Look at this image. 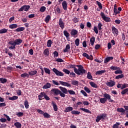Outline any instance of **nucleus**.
<instances>
[{"instance_id":"obj_31","label":"nucleus","mask_w":128,"mask_h":128,"mask_svg":"<svg viewBox=\"0 0 128 128\" xmlns=\"http://www.w3.org/2000/svg\"><path fill=\"white\" fill-rule=\"evenodd\" d=\"M52 106H53V108L54 112L58 111V106L54 103V102H52Z\"/></svg>"},{"instance_id":"obj_60","label":"nucleus","mask_w":128,"mask_h":128,"mask_svg":"<svg viewBox=\"0 0 128 128\" xmlns=\"http://www.w3.org/2000/svg\"><path fill=\"white\" fill-rule=\"evenodd\" d=\"M68 92L71 95H74L76 94V92H74V90H68Z\"/></svg>"},{"instance_id":"obj_54","label":"nucleus","mask_w":128,"mask_h":128,"mask_svg":"<svg viewBox=\"0 0 128 128\" xmlns=\"http://www.w3.org/2000/svg\"><path fill=\"white\" fill-rule=\"evenodd\" d=\"M54 12H58V14H60L61 13V10L60 7L58 6L56 8L54 9Z\"/></svg>"},{"instance_id":"obj_3","label":"nucleus","mask_w":128,"mask_h":128,"mask_svg":"<svg viewBox=\"0 0 128 128\" xmlns=\"http://www.w3.org/2000/svg\"><path fill=\"white\" fill-rule=\"evenodd\" d=\"M124 108H116V112L118 113H121V116L125 115V112H126V111H128V106H124Z\"/></svg>"},{"instance_id":"obj_51","label":"nucleus","mask_w":128,"mask_h":128,"mask_svg":"<svg viewBox=\"0 0 128 128\" xmlns=\"http://www.w3.org/2000/svg\"><path fill=\"white\" fill-rule=\"evenodd\" d=\"M80 42V40H79V38H76V40L74 41V44L76 46H79V44Z\"/></svg>"},{"instance_id":"obj_55","label":"nucleus","mask_w":128,"mask_h":128,"mask_svg":"<svg viewBox=\"0 0 128 128\" xmlns=\"http://www.w3.org/2000/svg\"><path fill=\"white\" fill-rule=\"evenodd\" d=\"M128 87V84H126V83H124V84H122L121 90H124V88H126Z\"/></svg>"},{"instance_id":"obj_24","label":"nucleus","mask_w":128,"mask_h":128,"mask_svg":"<svg viewBox=\"0 0 128 128\" xmlns=\"http://www.w3.org/2000/svg\"><path fill=\"white\" fill-rule=\"evenodd\" d=\"M18 28V25L17 24H12L9 26V28L10 30L16 29Z\"/></svg>"},{"instance_id":"obj_22","label":"nucleus","mask_w":128,"mask_h":128,"mask_svg":"<svg viewBox=\"0 0 128 128\" xmlns=\"http://www.w3.org/2000/svg\"><path fill=\"white\" fill-rule=\"evenodd\" d=\"M51 88V84L50 82H46V84H44V86L42 87L43 89H48Z\"/></svg>"},{"instance_id":"obj_40","label":"nucleus","mask_w":128,"mask_h":128,"mask_svg":"<svg viewBox=\"0 0 128 128\" xmlns=\"http://www.w3.org/2000/svg\"><path fill=\"white\" fill-rule=\"evenodd\" d=\"M14 126L16 128H22V124L19 122H16L14 123Z\"/></svg>"},{"instance_id":"obj_32","label":"nucleus","mask_w":128,"mask_h":128,"mask_svg":"<svg viewBox=\"0 0 128 128\" xmlns=\"http://www.w3.org/2000/svg\"><path fill=\"white\" fill-rule=\"evenodd\" d=\"M7 82V80L6 78H0V82L1 84H4L6 83Z\"/></svg>"},{"instance_id":"obj_16","label":"nucleus","mask_w":128,"mask_h":128,"mask_svg":"<svg viewBox=\"0 0 128 128\" xmlns=\"http://www.w3.org/2000/svg\"><path fill=\"white\" fill-rule=\"evenodd\" d=\"M62 2V7H63V10H68V2L66 0H64Z\"/></svg>"},{"instance_id":"obj_21","label":"nucleus","mask_w":128,"mask_h":128,"mask_svg":"<svg viewBox=\"0 0 128 128\" xmlns=\"http://www.w3.org/2000/svg\"><path fill=\"white\" fill-rule=\"evenodd\" d=\"M77 34H78V31L76 30L72 29V30H71V32H70V34H71V36H76Z\"/></svg>"},{"instance_id":"obj_57","label":"nucleus","mask_w":128,"mask_h":128,"mask_svg":"<svg viewBox=\"0 0 128 128\" xmlns=\"http://www.w3.org/2000/svg\"><path fill=\"white\" fill-rule=\"evenodd\" d=\"M16 116H17L20 118L21 116H24V112H18V113L16 114Z\"/></svg>"},{"instance_id":"obj_45","label":"nucleus","mask_w":128,"mask_h":128,"mask_svg":"<svg viewBox=\"0 0 128 128\" xmlns=\"http://www.w3.org/2000/svg\"><path fill=\"white\" fill-rule=\"evenodd\" d=\"M25 106V108L26 110H28V102L27 100H25V101H24V105Z\"/></svg>"},{"instance_id":"obj_4","label":"nucleus","mask_w":128,"mask_h":128,"mask_svg":"<svg viewBox=\"0 0 128 128\" xmlns=\"http://www.w3.org/2000/svg\"><path fill=\"white\" fill-rule=\"evenodd\" d=\"M69 68H74V73L78 76L82 75L84 74L80 73V72L78 71V69L76 68V65L74 64H70Z\"/></svg>"},{"instance_id":"obj_48","label":"nucleus","mask_w":128,"mask_h":128,"mask_svg":"<svg viewBox=\"0 0 128 128\" xmlns=\"http://www.w3.org/2000/svg\"><path fill=\"white\" fill-rule=\"evenodd\" d=\"M43 54H44V56H48L49 54L48 48L44 50V52H43Z\"/></svg>"},{"instance_id":"obj_33","label":"nucleus","mask_w":128,"mask_h":128,"mask_svg":"<svg viewBox=\"0 0 128 128\" xmlns=\"http://www.w3.org/2000/svg\"><path fill=\"white\" fill-rule=\"evenodd\" d=\"M18 99V96H14L12 97H9L8 98V100H16Z\"/></svg>"},{"instance_id":"obj_61","label":"nucleus","mask_w":128,"mask_h":128,"mask_svg":"<svg viewBox=\"0 0 128 128\" xmlns=\"http://www.w3.org/2000/svg\"><path fill=\"white\" fill-rule=\"evenodd\" d=\"M16 94H17L18 96H20L22 95V92L20 90H16Z\"/></svg>"},{"instance_id":"obj_43","label":"nucleus","mask_w":128,"mask_h":128,"mask_svg":"<svg viewBox=\"0 0 128 128\" xmlns=\"http://www.w3.org/2000/svg\"><path fill=\"white\" fill-rule=\"evenodd\" d=\"M42 115H43V116H44V118H50V114L46 112H45L44 114H42Z\"/></svg>"},{"instance_id":"obj_49","label":"nucleus","mask_w":128,"mask_h":128,"mask_svg":"<svg viewBox=\"0 0 128 128\" xmlns=\"http://www.w3.org/2000/svg\"><path fill=\"white\" fill-rule=\"evenodd\" d=\"M80 113V112H78L76 110H72V112H71V114L74 115H79Z\"/></svg>"},{"instance_id":"obj_23","label":"nucleus","mask_w":128,"mask_h":128,"mask_svg":"<svg viewBox=\"0 0 128 128\" xmlns=\"http://www.w3.org/2000/svg\"><path fill=\"white\" fill-rule=\"evenodd\" d=\"M70 50V45L66 44V48L63 50L64 52H68Z\"/></svg>"},{"instance_id":"obj_26","label":"nucleus","mask_w":128,"mask_h":128,"mask_svg":"<svg viewBox=\"0 0 128 128\" xmlns=\"http://www.w3.org/2000/svg\"><path fill=\"white\" fill-rule=\"evenodd\" d=\"M80 110H82L85 113L92 114V112H90V110L88 109H86L84 108H80Z\"/></svg>"},{"instance_id":"obj_29","label":"nucleus","mask_w":128,"mask_h":128,"mask_svg":"<svg viewBox=\"0 0 128 128\" xmlns=\"http://www.w3.org/2000/svg\"><path fill=\"white\" fill-rule=\"evenodd\" d=\"M30 74L26 72H24L22 74H20V77L22 78H28V77L30 76Z\"/></svg>"},{"instance_id":"obj_35","label":"nucleus","mask_w":128,"mask_h":128,"mask_svg":"<svg viewBox=\"0 0 128 128\" xmlns=\"http://www.w3.org/2000/svg\"><path fill=\"white\" fill-rule=\"evenodd\" d=\"M51 17L50 16L48 15L46 16V18H45V22H46V24H48V22H50V20Z\"/></svg>"},{"instance_id":"obj_2","label":"nucleus","mask_w":128,"mask_h":128,"mask_svg":"<svg viewBox=\"0 0 128 128\" xmlns=\"http://www.w3.org/2000/svg\"><path fill=\"white\" fill-rule=\"evenodd\" d=\"M51 94H54V96H58L60 95L61 98H64L66 97V94L63 93L61 91H60V90L58 88H53L51 90H50Z\"/></svg>"},{"instance_id":"obj_14","label":"nucleus","mask_w":128,"mask_h":128,"mask_svg":"<svg viewBox=\"0 0 128 128\" xmlns=\"http://www.w3.org/2000/svg\"><path fill=\"white\" fill-rule=\"evenodd\" d=\"M59 83L62 86H67L68 88L71 87V84H70L68 82H64L63 81H59Z\"/></svg>"},{"instance_id":"obj_64","label":"nucleus","mask_w":128,"mask_h":128,"mask_svg":"<svg viewBox=\"0 0 128 128\" xmlns=\"http://www.w3.org/2000/svg\"><path fill=\"white\" fill-rule=\"evenodd\" d=\"M102 22H99L98 24V29H99L100 30H102Z\"/></svg>"},{"instance_id":"obj_9","label":"nucleus","mask_w":128,"mask_h":128,"mask_svg":"<svg viewBox=\"0 0 128 128\" xmlns=\"http://www.w3.org/2000/svg\"><path fill=\"white\" fill-rule=\"evenodd\" d=\"M52 71L56 74V76H63L64 74L63 72L58 71V70L56 69V68H53Z\"/></svg>"},{"instance_id":"obj_27","label":"nucleus","mask_w":128,"mask_h":128,"mask_svg":"<svg viewBox=\"0 0 128 128\" xmlns=\"http://www.w3.org/2000/svg\"><path fill=\"white\" fill-rule=\"evenodd\" d=\"M74 110V108L71 106H68L64 110V112H69L72 111Z\"/></svg>"},{"instance_id":"obj_19","label":"nucleus","mask_w":128,"mask_h":128,"mask_svg":"<svg viewBox=\"0 0 128 128\" xmlns=\"http://www.w3.org/2000/svg\"><path fill=\"white\" fill-rule=\"evenodd\" d=\"M59 89H60V90H61L60 92H62L64 94H67L68 92V90L62 86H59Z\"/></svg>"},{"instance_id":"obj_63","label":"nucleus","mask_w":128,"mask_h":128,"mask_svg":"<svg viewBox=\"0 0 128 128\" xmlns=\"http://www.w3.org/2000/svg\"><path fill=\"white\" fill-rule=\"evenodd\" d=\"M84 90L85 92H86L88 94L90 93V89L88 88L87 87H84Z\"/></svg>"},{"instance_id":"obj_28","label":"nucleus","mask_w":128,"mask_h":128,"mask_svg":"<svg viewBox=\"0 0 128 128\" xmlns=\"http://www.w3.org/2000/svg\"><path fill=\"white\" fill-rule=\"evenodd\" d=\"M107 117V114H102L101 115L97 116V118H102V120H104L105 118Z\"/></svg>"},{"instance_id":"obj_13","label":"nucleus","mask_w":128,"mask_h":128,"mask_svg":"<svg viewBox=\"0 0 128 128\" xmlns=\"http://www.w3.org/2000/svg\"><path fill=\"white\" fill-rule=\"evenodd\" d=\"M45 96H48V95H46V94L44 92H41V93L40 94V95H38V99L40 100H43V98H44Z\"/></svg>"},{"instance_id":"obj_58","label":"nucleus","mask_w":128,"mask_h":128,"mask_svg":"<svg viewBox=\"0 0 128 128\" xmlns=\"http://www.w3.org/2000/svg\"><path fill=\"white\" fill-rule=\"evenodd\" d=\"M45 10H46V7L44 6L41 7L40 9V12H44Z\"/></svg>"},{"instance_id":"obj_8","label":"nucleus","mask_w":128,"mask_h":128,"mask_svg":"<svg viewBox=\"0 0 128 128\" xmlns=\"http://www.w3.org/2000/svg\"><path fill=\"white\" fill-rule=\"evenodd\" d=\"M105 84L110 88H112L116 84V82L112 80H110L108 82L107 81V82H106Z\"/></svg>"},{"instance_id":"obj_17","label":"nucleus","mask_w":128,"mask_h":128,"mask_svg":"<svg viewBox=\"0 0 128 128\" xmlns=\"http://www.w3.org/2000/svg\"><path fill=\"white\" fill-rule=\"evenodd\" d=\"M120 12L116 10V4H114V8H113V12L115 14V16H116L118 14H120Z\"/></svg>"},{"instance_id":"obj_30","label":"nucleus","mask_w":128,"mask_h":128,"mask_svg":"<svg viewBox=\"0 0 128 128\" xmlns=\"http://www.w3.org/2000/svg\"><path fill=\"white\" fill-rule=\"evenodd\" d=\"M94 42H95V38L94 36L92 37L90 39V46H94Z\"/></svg>"},{"instance_id":"obj_59","label":"nucleus","mask_w":128,"mask_h":128,"mask_svg":"<svg viewBox=\"0 0 128 128\" xmlns=\"http://www.w3.org/2000/svg\"><path fill=\"white\" fill-rule=\"evenodd\" d=\"M78 81H76V80H72V86H78Z\"/></svg>"},{"instance_id":"obj_38","label":"nucleus","mask_w":128,"mask_h":128,"mask_svg":"<svg viewBox=\"0 0 128 128\" xmlns=\"http://www.w3.org/2000/svg\"><path fill=\"white\" fill-rule=\"evenodd\" d=\"M8 30L6 28H2V30H0V34H6Z\"/></svg>"},{"instance_id":"obj_50","label":"nucleus","mask_w":128,"mask_h":128,"mask_svg":"<svg viewBox=\"0 0 128 128\" xmlns=\"http://www.w3.org/2000/svg\"><path fill=\"white\" fill-rule=\"evenodd\" d=\"M96 4L97 5H98V6H99L100 10H102V4L99 2V1H96Z\"/></svg>"},{"instance_id":"obj_20","label":"nucleus","mask_w":128,"mask_h":128,"mask_svg":"<svg viewBox=\"0 0 128 128\" xmlns=\"http://www.w3.org/2000/svg\"><path fill=\"white\" fill-rule=\"evenodd\" d=\"M113 57L112 56H108L104 60V64H107L108 62H110V60H112Z\"/></svg>"},{"instance_id":"obj_44","label":"nucleus","mask_w":128,"mask_h":128,"mask_svg":"<svg viewBox=\"0 0 128 128\" xmlns=\"http://www.w3.org/2000/svg\"><path fill=\"white\" fill-rule=\"evenodd\" d=\"M123 78H124V74H121L116 76L115 77V78L116 79V80H118V79Z\"/></svg>"},{"instance_id":"obj_46","label":"nucleus","mask_w":128,"mask_h":128,"mask_svg":"<svg viewBox=\"0 0 128 128\" xmlns=\"http://www.w3.org/2000/svg\"><path fill=\"white\" fill-rule=\"evenodd\" d=\"M44 71L45 72V73L46 74H50V70L46 68H44Z\"/></svg>"},{"instance_id":"obj_42","label":"nucleus","mask_w":128,"mask_h":128,"mask_svg":"<svg viewBox=\"0 0 128 128\" xmlns=\"http://www.w3.org/2000/svg\"><path fill=\"white\" fill-rule=\"evenodd\" d=\"M36 74H37V71L36 70L30 72L28 74H30V76H33Z\"/></svg>"},{"instance_id":"obj_47","label":"nucleus","mask_w":128,"mask_h":128,"mask_svg":"<svg viewBox=\"0 0 128 128\" xmlns=\"http://www.w3.org/2000/svg\"><path fill=\"white\" fill-rule=\"evenodd\" d=\"M127 92H128V88L122 90L121 91V94L124 95Z\"/></svg>"},{"instance_id":"obj_53","label":"nucleus","mask_w":128,"mask_h":128,"mask_svg":"<svg viewBox=\"0 0 128 128\" xmlns=\"http://www.w3.org/2000/svg\"><path fill=\"white\" fill-rule=\"evenodd\" d=\"M87 78L92 80V76L90 74V72H88V73H87Z\"/></svg>"},{"instance_id":"obj_52","label":"nucleus","mask_w":128,"mask_h":128,"mask_svg":"<svg viewBox=\"0 0 128 128\" xmlns=\"http://www.w3.org/2000/svg\"><path fill=\"white\" fill-rule=\"evenodd\" d=\"M120 125V124L118 122H116V124L112 126V128H118V126Z\"/></svg>"},{"instance_id":"obj_7","label":"nucleus","mask_w":128,"mask_h":128,"mask_svg":"<svg viewBox=\"0 0 128 128\" xmlns=\"http://www.w3.org/2000/svg\"><path fill=\"white\" fill-rule=\"evenodd\" d=\"M30 8V6L28 5H24L22 6L20 8L19 10H18V12H22L24 10V12H28V10Z\"/></svg>"},{"instance_id":"obj_36","label":"nucleus","mask_w":128,"mask_h":128,"mask_svg":"<svg viewBox=\"0 0 128 128\" xmlns=\"http://www.w3.org/2000/svg\"><path fill=\"white\" fill-rule=\"evenodd\" d=\"M24 30H25V28H24V27H20L19 28H17V29L15 30V32H24Z\"/></svg>"},{"instance_id":"obj_12","label":"nucleus","mask_w":128,"mask_h":128,"mask_svg":"<svg viewBox=\"0 0 128 128\" xmlns=\"http://www.w3.org/2000/svg\"><path fill=\"white\" fill-rule=\"evenodd\" d=\"M58 25L61 29H64V23L63 22V20L61 18H59Z\"/></svg>"},{"instance_id":"obj_34","label":"nucleus","mask_w":128,"mask_h":128,"mask_svg":"<svg viewBox=\"0 0 128 128\" xmlns=\"http://www.w3.org/2000/svg\"><path fill=\"white\" fill-rule=\"evenodd\" d=\"M110 68L112 70H120V67H116L114 66H112L110 67Z\"/></svg>"},{"instance_id":"obj_56","label":"nucleus","mask_w":128,"mask_h":128,"mask_svg":"<svg viewBox=\"0 0 128 128\" xmlns=\"http://www.w3.org/2000/svg\"><path fill=\"white\" fill-rule=\"evenodd\" d=\"M114 73L115 74H122V70H118L115 71Z\"/></svg>"},{"instance_id":"obj_18","label":"nucleus","mask_w":128,"mask_h":128,"mask_svg":"<svg viewBox=\"0 0 128 128\" xmlns=\"http://www.w3.org/2000/svg\"><path fill=\"white\" fill-rule=\"evenodd\" d=\"M63 34H64V36H66V40H68L69 39H70L69 36H70V34H69L68 30H64Z\"/></svg>"},{"instance_id":"obj_15","label":"nucleus","mask_w":128,"mask_h":128,"mask_svg":"<svg viewBox=\"0 0 128 128\" xmlns=\"http://www.w3.org/2000/svg\"><path fill=\"white\" fill-rule=\"evenodd\" d=\"M112 33L115 34L116 36L118 35V29H116V28H115L114 26H112Z\"/></svg>"},{"instance_id":"obj_39","label":"nucleus","mask_w":128,"mask_h":128,"mask_svg":"<svg viewBox=\"0 0 128 128\" xmlns=\"http://www.w3.org/2000/svg\"><path fill=\"white\" fill-rule=\"evenodd\" d=\"M90 86H92L94 88H98V86H97V84H96L94 82H90Z\"/></svg>"},{"instance_id":"obj_6","label":"nucleus","mask_w":128,"mask_h":128,"mask_svg":"<svg viewBox=\"0 0 128 128\" xmlns=\"http://www.w3.org/2000/svg\"><path fill=\"white\" fill-rule=\"evenodd\" d=\"M103 98H100V99H106V100H108V102H113L114 100L112 99V96L110 94H107V93H104L103 94Z\"/></svg>"},{"instance_id":"obj_1","label":"nucleus","mask_w":128,"mask_h":128,"mask_svg":"<svg viewBox=\"0 0 128 128\" xmlns=\"http://www.w3.org/2000/svg\"><path fill=\"white\" fill-rule=\"evenodd\" d=\"M22 42V40L21 39H15L14 41L10 40L8 42V44H9L8 48L10 50H14L16 49V46H20Z\"/></svg>"},{"instance_id":"obj_41","label":"nucleus","mask_w":128,"mask_h":128,"mask_svg":"<svg viewBox=\"0 0 128 128\" xmlns=\"http://www.w3.org/2000/svg\"><path fill=\"white\" fill-rule=\"evenodd\" d=\"M53 44V42H52V40H48V42H46V46L48 47H51V45Z\"/></svg>"},{"instance_id":"obj_62","label":"nucleus","mask_w":128,"mask_h":128,"mask_svg":"<svg viewBox=\"0 0 128 128\" xmlns=\"http://www.w3.org/2000/svg\"><path fill=\"white\" fill-rule=\"evenodd\" d=\"M80 92H81L82 94V95H83L84 96H86V97L88 96L87 94H86V92H84V90H81Z\"/></svg>"},{"instance_id":"obj_10","label":"nucleus","mask_w":128,"mask_h":128,"mask_svg":"<svg viewBox=\"0 0 128 128\" xmlns=\"http://www.w3.org/2000/svg\"><path fill=\"white\" fill-rule=\"evenodd\" d=\"M76 66L78 68V70L81 74H85L86 73V70L84 69V67L82 65H76Z\"/></svg>"},{"instance_id":"obj_25","label":"nucleus","mask_w":128,"mask_h":128,"mask_svg":"<svg viewBox=\"0 0 128 128\" xmlns=\"http://www.w3.org/2000/svg\"><path fill=\"white\" fill-rule=\"evenodd\" d=\"M105 72H106L105 70H101L96 72H95V74L96 76H97V75H102V74L105 73Z\"/></svg>"},{"instance_id":"obj_5","label":"nucleus","mask_w":128,"mask_h":128,"mask_svg":"<svg viewBox=\"0 0 128 128\" xmlns=\"http://www.w3.org/2000/svg\"><path fill=\"white\" fill-rule=\"evenodd\" d=\"M100 16H102V18L103 20L106 22H112V20H110V18L108 17H106L105 16V14H104V12H100Z\"/></svg>"},{"instance_id":"obj_11","label":"nucleus","mask_w":128,"mask_h":128,"mask_svg":"<svg viewBox=\"0 0 128 128\" xmlns=\"http://www.w3.org/2000/svg\"><path fill=\"white\" fill-rule=\"evenodd\" d=\"M82 56L90 60H93L92 55H90V56H89V55L86 52L82 53Z\"/></svg>"},{"instance_id":"obj_37","label":"nucleus","mask_w":128,"mask_h":128,"mask_svg":"<svg viewBox=\"0 0 128 128\" xmlns=\"http://www.w3.org/2000/svg\"><path fill=\"white\" fill-rule=\"evenodd\" d=\"M108 102V99H105V98H100V102L104 104L106 102Z\"/></svg>"}]
</instances>
